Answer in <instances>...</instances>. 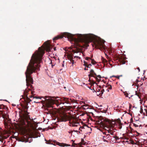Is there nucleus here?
<instances>
[{
	"label": "nucleus",
	"mask_w": 147,
	"mask_h": 147,
	"mask_svg": "<svg viewBox=\"0 0 147 147\" xmlns=\"http://www.w3.org/2000/svg\"><path fill=\"white\" fill-rule=\"evenodd\" d=\"M43 45H44L43 49L40 47L38 51H35L32 55L25 73L26 85L31 88L32 86L31 84H33V81L31 75L33 72L39 70V64L42 61V57L44 53V49L49 52L52 49V47L48 41L45 42Z\"/></svg>",
	"instance_id": "f257e3e1"
},
{
	"label": "nucleus",
	"mask_w": 147,
	"mask_h": 147,
	"mask_svg": "<svg viewBox=\"0 0 147 147\" xmlns=\"http://www.w3.org/2000/svg\"><path fill=\"white\" fill-rule=\"evenodd\" d=\"M67 37L68 38L71 39L74 42V47H76L80 46L79 43V42H84L88 43L93 42V46L95 47V48L99 49L101 50L105 49L104 42L101 40H98L95 38L94 35L91 34H77V38H75L73 36L68 33L64 32L62 35H58L54 38L53 40H57L60 38H62L63 37Z\"/></svg>",
	"instance_id": "f03ea898"
},
{
	"label": "nucleus",
	"mask_w": 147,
	"mask_h": 147,
	"mask_svg": "<svg viewBox=\"0 0 147 147\" xmlns=\"http://www.w3.org/2000/svg\"><path fill=\"white\" fill-rule=\"evenodd\" d=\"M42 98H43L44 100L41 101V103L45 104L47 107H51L52 105L54 103L56 104L57 106L61 104H64V103L70 105L71 104V102L78 103L77 101L76 100L65 97H63L61 99L56 100H53L52 98L57 99L59 98L58 97H51L48 96H45L44 97L36 96L34 97V98L40 99H41Z\"/></svg>",
	"instance_id": "7ed1b4c3"
},
{
	"label": "nucleus",
	"mask_w": 147,
	"mask_h": 147,
	"mask_svg": "<svg viewBox=\"0 0 147 147\" xmlns=\"http://www.w3.org/2000/svg\"><path fill=\"white\" fill-rule=\"evenodd\" d=\"M98 123L100 127L111 129L115 126L116 123L115 121H111L110 120L105 118L102 119L100 123Z\"/></svg>",
	"instance_id": "20e7f679"
},
{
	"label": "nucleus",
	"mask_w": 147,
	"mask_h": 147,
	"mask_svg": "<svg viewBox=\"0 0 147 147\" xmlns=\"http://www.w3.org/2000/svg\"><path fill=\"white\" fill-rule=\"evenodd\" d=\"M70 116L66 114H60L59 117L57 118V119L59 121L65 122L68 120L69 119H70Z\"/></svg>",
	"instance_id": "39448f33"
},
{
	"label": "nucleus",
	"mask_w": 147,
	"mask_h": 147,
	"mask_svg": "<svg viewBox=\"0 0 147 147\" xmlns=\"http://www.w3.org/2000/svg\"><path fill=\"white\" fill-rule=\"evenodd\" d=\"M70 119H69V123L70 124V126L73 127H77V125L76 124L79 123L78 120L74 117L71 116H70Z\"/></svg>",
	"instance_id": "423d86ee"
},
{
	"label": "nucleus",
	"mask_w": 147,
	"mask_h": 147,
	"mask_svg": "<svg viewBox=\"0 0 147 147\" xmlns=\"http://www.w3.org/2000/svg\"><path fill=\"white\" fill-rule=\"evenodd\" d=\"M7 107L6 106L3 104L0 105V117L2 116L4 118L6 114L5 112V110L7 111Z\"/></svg>",
	"instance_id": "0eeeda50"
},
{
	"label": "nucleus",
	"mask_w": 147,
	"mask_h": 147,
	"mask_svg": "<svg viewBox=\"0 0 147 147\" xmlns=\"http://www.w3.org/2000/svg\"><path fill=\"white\" fill-rule=\"evenodd\" d=\"M125 57L124 55H120L117 57V59L119 60L120 63L121 64H123L125 63L126 61L125 59Z\"/></svg>",
	"instance_id": "6e6552de"
},
{
	"label": "nucleus",
	"mask_w": 147,
	"mask_h": 147,
	"mask_svg": "<svg viewBox=\"0 0 147 147\" xmlns=\"http://www.w3.org/2000/svg\"><path fill=\"white\" fill-rule=\"evenodd\" d=\"M29 89L27 90L26 89L24 91V95L25 96H26V100L25 101V102H30L31 101V100L27 96L28 95L27 94V93L28 92H29L30 91V92H31V93L32 94H33V92L32 91H30V90H29L28 91V90Z\"/></svg>",
	"instance_id": "1a4fd4ad"
},
{
	"label": "nucleus",
	"mask_w": 147,
	"mask_h": 147,
	"mask_svg": "<svg viewBox=\"0 0 147 147\" xmlns=\"http://www.w3.org/2000/svg\"><path fill=\"white\" fill-rule=\"evenodd\" d=\"M67 58L69 60V63H71L73 65L74 63V61L73 60V56L72 55L69 54L67 55Z\"/></svg>",
	"instance_id": "9d476101"
},
{
	"label": "nucleus",
	"mask_w": 147,
	"mask_h": 147,
	"mask_svg": "<svg viewBox=\"0 0 147 147\" xmlns=\"http://www.w3.org/2000/svg\"><path fill=\"white\" fill-rule=\"evenodd\" d=\"M111 137L109 134H108L103 136V140L104 141L107 142V140H110L111 139Z\"/></svg>",
	"instance_id": "9b49d317"
},
{
	"label": "nucleus",
	"mask_w": 147,
	"mask_h": 147,
	"mask_svg": "<svg viewBox=\"0 0 147 147\" xmlns=\"http://www.w3.org/2000/svg\"><path fill=\"white\" fill-rule=\"evenodd\" d=\"M96 76L97 75L96 74V73L94 72L93 69H91L90 71V74L88 75V76L89 78V80H90V77H95V76Z\"/></svg>",
	"instance_id": "f8f14e48"
},
{
	"label": "nucleus",
	"mask_w": 147,
	"mask_h": 147,
	"mask_svg": "<svg viewBox=\"0 0 147 147\" xmlns=\"http://www.w3.org/2000/svg\"><path fill=\"white\" fill-rule=\"evenodd\" d=\"M103 88H104L105 87L106 88H107L106 90L108 92L109 91V90H111L112 88L111 86L109 84L107 85L106 86H103Z\"/></svg>",
	"instance_id": "ddd939ff"
},
{
	"label": "nucleus",
	"mask_w": 147,
	"mask_h": 147,
	"mask_svg": "<svg viewBox=\"0 0 147 147\" xmlns=\"http://www.w3.org/2000/svg\"><path fill=\"white\" fill-rule=\"evenodd\" d=\"M96 76V77L95 76L94 78H95L96 80H97L98 82H99L100 80V79L101 78V76L100 75H97Z\"/></svg>",
	"instance_id": "4468645a"
},
{
	"label": "nucleus",
	"mask_w": 147,
	"mask_h": 147,
	"mask_svg": "<svg viewBox=\"0 0 147 147\" xmlns=\"http://www.w3.org/2000/svg\"><path fill=\"white\" fill-rule=\"evenodd\" d=\"M28 102H26L25 103L24 105L23 106V108L24 110H27L28 108Z\"/></svg>",
	"instance_id": "2eb2a0df"
},
{
	"label": "nucleus",
	"mask_w": 147,
	"mask_h": 147,
	"mask_svg": "<svg viewBox=\"0 0 147 147\" xmlns=\"http://www.w3.org/2000/svg\"><path fill=\"white\" fill-rule=\"evenodd\" d=\"M83 107V108L84 110H86L89 109L88 105L84 103V105L82 106Z\"/></svg>",
	"instance_id": "dca6fc26"
},
{
	"label": "nucleus",
	"mask_w": 147,
	"mask_h": 147,
	"mask_svg": "<svg viewBox=\"0 0 147 147\" xmlns=\"http://www.w3.org/2000/svg\"><path fill=\"white\" fill-rule=\"evenodd\" d=\"M84 63L86 67L88 68H90V66H92V65L91 64H88L86 62H85V61H84Z\"/></svg>",
	"instance_id": "f3484780"
},
{
	"label": "nucleus",
	"mask_w": 147,
	"mask_h": 147,
	"mask_svg": "<svg viewBox=\"0 0 147 147\" xmlns=\"http://www.w3.org/2000/svg\"><path fill=\"white\" fill-rule=\"evenodd\" d=\"M57 144L61 146H68L67 144L64 143H58V144Z\"/></svg>",
	"instance_id": "a211bd4d"
},
{
	"label": "nucleus",
	"mask_w": 147,
	"mask_h": 147,
	"mask_svg": "<svg viewBox=\"0 0 147 147\" xmlns=\"http://www.w3.org/2000/svg\"><path fill=\"white\" fill-rule=\"evenodd\" d=\"M72 52L74 53H79V55H80V54H81V53H80L79 51V50H72Z\"/></svg>",
	"instance_id": "6ab92c4d"
},
{
	"label": "nucleus",
	"mask_w": 147,
	"mask_h": 147,
	"mask_svg": "<svg viewBox=\"0 0 147 147\" xmlns=\"http://www.w3.org/2000/svg\"><path fill=\"white\" fill-rule=\"evenodd\" d=\"M108 133H110L111 135H114V132L112 131L111 129H109V130H107Z\"/></svg>",
	"instance_id": "aec40b11"
},
{
	"label": "nucleus",
	"mask_w": 147,
	"mask_h": 147,
	"mask_svg": "<svg viewBox=\"0 0 147 147\" xmlns=\"http://www.w3.org/2000/svg\"><path fill=\"white\" fill-rule=\"evenodd\" d=\"M102 61L103 63H106L107 62V61L106 59L103 58L102 57Z\"/></svg>",
	"instance_id": "412c9836"
},
{
	"label": "nucleus",
	"mask_w": 147,
	"mask_h": 147,
	"mask_svg": "<svg viewBox=\"0 0 147 147\" xmlns=\"http://www.w3.org/2000/svg\"><path fill=\"white\" fill-rule=\"evenodd\" d=\"M106 55V57L107 59H108V61L110 63V61H111V60L110 58H109V56L108 55Z\"/></svg>",
	"instance_id": "4be33fe9"
},
{
	"label": "nucleus",
	"mask_w": 147,
	"mask_h": 147,
	"mask_svg": "<svg viewBox=\"0 0 147 147\" xmlns=\"http://www.w3.org/2000/svg\"><path fill=\"white\" fill-rule=\"evenodd\" d=\"M104 91V89H103L100 91V93L99 94V95H102L103 94Z\"/></svg>",
	"instance_id": "5701e85b"
},
{
	"label": "nucleus",
	"mask_w": 147,
	"mask_h": 147,
	"mask_svg": "<svg viewBox=\"0 0 147 147\" xmlns=\"http://www.w3.org/2000/svg\"><path fill=\"white\" fill-rule=\"evenodd\" d=\"M91 63H92L93 64H94L96 62L94 60V59H91Z\"/></svg>",
	"instance_id": "b1692460"
},
{
	"label": "nucleus",
	"mask_w": 147,
	"mask_h": 147,
	"mask_svg": "<svg viewBox=\"0 0 147 147\" xmlns=\"http://www.w3.org/2000/svg\"><path fill=\"white\" fill-rule=\"evenodd\" d=\"M144 110L145 111L146 113V115L145 114V113H144V115H146V116H147V109H144Z\"/></svg>",
	"instance_id": "393cba45"
},
{
	"label": "nucleus",
	"mask_w": 147,
	"mask_h": 147,
	"mask_svg": "<svg viewBox=\"0 0 147 147\" xmlns=\"http://www.w3.org/2000/svg\"><path fill=\"white\" fill-rule=\"evenodd\" d=\"M122 76V75H121L120 76H113L112 77H115L117 78L118 79H119L120 77L121 76Z\"/></svg>",
	"instance_id": "a878e982"
},
{
	"label": "nucleus",
	"mask_w": 147,
	"mask_h": 147,
	"mask_svg": "<svg viewBox=\"0 0 147 147\" xmlns=\"http://www.w3.org/2000/svg\"><path fill=\"white\" fill-rule=\"evenodd\" d=\"M117 122L118 123L120 124L121 123V120L120 119H117Z\"/></svg>",
	"instance_id": "bb28decb"
},
{
	"label": "nucleus",
	"mask_w": 147,
	"mask_h": 147,
	"mask_svg": "<svg viewBox=\"0 0 147 147\" xmlns=\"http://www.w3.org/2000/svg\"><path fill=\"white\" fill-rule=\"evenodd\" d=\"M113 138H115V139H116V140H117L118 139H119V138L117 136H113Z\"/></svg>",
	"instance_id": "cd10ccee"
},
{
	"label": "nucleus",
	"mask_w": 147,
	"mask_h": 147,
	"mask_svg": "<svg viewBox=\"0 0 147 147\" xmlns=\"http://www.w3.org/2000/svg\"><path fill=\"white\" fill-rule=\"evenodd\" d=\"M86 60H88L89 59H90L91 60V59L89 57H86L85 58Z\"/></svg>",
	"instance_id": "c85d7f7f"
},
{
	"label": "nucleus",
	"mask_w": 147,
	"mask_h": 147,
	"mask_svg": "<svg viewBox=\"0 0 147 147\" xmlns=\"http://www.w3.org/2000/svg\"><path fill=\"white\" fill-rule=\"evenodd\" d=\"M79 55L78 54V55H76V56H74V57L75 58H76V57L77 58H79V59H80L81 58L79 56Z\"/></svg>",
	"instance_id": "c756f323"
},
{
	"label": "nucleus",
	"mask_w": 147,
	"mask_h": 147,
	"mask_svg": "<svg viewBox=\"0 0 147 147\" xmlns=\"http://www.w3.org/2000/svg\"><path fill=\"white\" fill-rule=\"evenodd\" d=\"M143 112V109L142 108V107H140V113H142Z\"/></svg>",
	"instance_id": "7c9ffc66"
},
{
	"label": "nucleus",
	"mask_w": 147,
	"mask_h": 147,
	"mask_svg": "<svg viewBox=\"0 0 147 147\" xmlns=\"http://www.w3.org/2000/svg\"><path fill=\"white\" fill-rule=\"evenodd\" d=\"M136 95H137L138 97H139V98L140 99H141V98H140V94H138V93L137 92H136Z\"/></svg>",
	"instance_id": "2f4dec72"
},
{
	"label": "nucleus",
	"mask_w": 147,
	"mask_h": 147,
	"mask_svg": "<svg viewBox=\"0 0 147 147\" xmlns=\"http://www.w3.org/2000/svg\"><path fill=\"white\" fill-rule=\"evenodd\" d=\"M124 95L126 96V97H128V94L127 93H125Z\"/></svg>",
	"instance_id": "473e14b6"
},
{
	"label": "nucleus",
	"mask_w": 147,
	"mask_h": 147,
	"mask_svg": "<svg viewBox=\"0 0 147 147\" xmlns=\"http://www.w3.org/2000/svg\"><path fill=\"white\" fill-rule=\"evenodd\" d=\"M133 124L134 125V126H135L136 127H138V125H137L134 123H133Z\"/></svg>",
	"instance_id": "72a5a7b5"
},
{
	"label": "nucleus",
	"mask_w": 147,
	"mask_h": 147,
	"mask_svg": "<svg viewBox=\"0 0 147 147\" xmlns=\"http://www.w3.org/2000/svg\"><path fill=\"white\" fill-rule=\"evenodd\" d=\"M24 112L25 114H27L28 113L27 110H24Z\"/></svg>",
	"instance_id": "f704fd0d"
},
{
	"label": "nucleus",
	"mask_w": 147,
	"mask_h": 147,
	"mask_svg": "<svg viewBox=\"0 0 147 147\" xmlns=\"http://www.w3.org/2000/svg\"><path fill=\"white\" fill-rule=\"evenodd\" d=\"M77 145V144L74 143L73 144V146H74L75 147L76 146L75 145Z\"/></svg>",
	"instance_id": "c9c22d12"
},
{
	"label": "nucleus",
	"mask_w": 147,
	"mask_h": 147,
	"mask_svg": "<svg viewBox=\"0 0 147 147\" xmlns=\"http://www.w3.org/2000/svg\"><path fill=\"white\" fill-rule=\"evenodd\" d=\"M83 128H84V127H82V126H80V128H79V130H81V128L83 129Z\"/></svg>",
	"instance_id": "e433bc0d"
},
{
	"label": "nucleus",
	"mask_w": 147,
	"mask_h": 147,
	"mask_svg": "<svg viewBox=\"0 0 147 147\" xmlns=\"http://www.w3.org/2000/svg\"><path fill=\"white\" fill-rule=\"evenodd\" d=\"M72 131H68V133L69 134H71V133H72Z\"/></svg>",
	"instance_id": "4c0bfd02"
},
{
	"label": "nucleus",
	"mask_w": 147,
	"mask_h": 147,
	"mask_svg": "<svg viewBox=\"0 0 147 147\" xmlns=\"http://www.w3.org/2000/svg\"><path fill=\"white\" fill-rule=\"evenodd\" d=\"M56 47H54V48H53V49H54V51H55L56 50Z\"/></svg>",
	"instance_id": "58836bf2"
},
{
	"label": "nucleus",
	"mask_w": 147,
	"mask_h": 147,
	"mask_svg": "<svg viewBox=\"0 0 147 147\" xmlns=\"http://www.w3.org/2000/svg\"><path fill=\"white\" fill-rule=\"evenodd\" d=\"M80 146H81L82 144L81 143H79L78 144Z\"/></svg>",
	"instance_id": "ea45409f"
},
{
	"label": "nucleus",
	"mask_w": 147,
	"mask_h": 147,
	"mask_svg": "<svg viewBox=\"0 0 147 147\" xmlns=\"http://www.w3.org/2000/svg\"><path fill=\"white\" fill-rule=\"evenodd\" d=\"M103 134H105V135H106V134H106V133L105 132H103Z\"/></svg>",
	"instance_id": "a19ab883"
},
{
	"label": "nucleus",
	"mask_w": 147,
	"mask_h": 147,
	"mask_svg": "<svg viewBox=\"0 0 147 147\" xmlns=\"http://www.w3.org/2000/svg\"><path fill=\"white\" fill-rule=\"evenodd\" d=\"M34 102L36 103H40V102H36V101H34Z\"/></svg>",
	"instance_id": "79ce46f5"
},
{
	"label": "nucleus",
	"mask_w": 147,
	"mask_h": 147,
	"mask_svg": "<svg viewBox=\"0 0 147 147\" xmlns=\"http://www.w3.org/2000/svg\"><path fill=\"white\" fill-rule=\"evenodd\" d=\"M86 67H85L84 68V69L85 70H87V69H86Z\"/></svg>",
	"instance_id": "37998d69"
},
{
	"label": "nucleus",
	"mask_w": 147,
	"mask_h": 147,
	"mask_svg": "<svg viewBox=\"0 0 147 147\" xmlns=\"http://www.w3.org/2000/svg\"><path fill=\"white\" fill-rule=\"evenodd\" d=\"M97 90V91H100L99 89H98V90Z\"/></svg>",
	"instance_id": "c03bdc74"
},
{
	"label": "nucleus",
	"mask_w": 147,
	"mask_h": 147,
	"mask_svg": "<svg viewBox=\"0 0 147 147\" xmlns=\"http://www.w3.org/2000/svg\"><path fill=\"white\" fill-rule=\"evenodd\" d=\"M32 95H31V96H30V98H32Z\"/></svg>",
	"instance_id": "a18cd8bd"
},
{
	"label": "nucleus",
	"mask_w": 147,
	"mask_h": 147,
	"mask_svg": "<svg viewBox=\"0 0 147 147\" xmlns=\"http://www.w3.org/2000/svg\"><path fill=\"white\" fill-rule=\"evenodd\" d=\"M1 127H0V131H1Z\"/></svg>",
	"instance_id": "49530a36"
},
{
	"label": "nucleus",
	"mask_w": 147,
	"mask_h": 147,
	"mask_svg": "<svg viewBox=\"0 0 147 147\" xmlns=\"http://www.w3.org/2000/svg\"><path fill=\"white\" fill-rule=\"evenodd\" d=\"M64 66V64H62V66Z\"/></svg>",
	"instance_id": "de8ad7c7"
},
{
	"label": "nucleus",
	"mask_w": 147,
	"mask_h": 147,
	"mask_svg": "<svg viewBox=\"0 0 147 147\" xmlns=\"http://www.w3.org/2000/svg\"><path fill=\"white\" fill-rule=\"evenodd\" d=\"M99 87H100V88H101V86H99Z\"/></svg>",
	"instance_id": "09e8293b"
},
{
	"label": "nucleus",
	"mask_w": 147,
	"mask_h": 147,
	"mask_svg": "<svg viewBox=\"0 0 147 147\" xmlns=\"http://www.w3.org/2000/svg\"><path fill=\"white\" fill-rule=\"evenodd\" d=\"M143 84V83H142V84H141V85H142V84Z\"/></svg>",
	"instance_id": "8fccbe9b"
},
{
	"label": "nucleus",
	"mask_w": 147,
	"mask_h": 147,
	"mask_svg": "<svg viewBox=\"0 0 147 147\" xmlns=\"http://www.w3.org/2000/svg\"><path fill=\"white\" fill-rule=\"evenodd\" d=\"M138 69H140L139 67H138Z\"/></svg>",
	"instance_id": "3c124183"
},
{
	"label": "nucleus",
	"mask_w": 147,
	"mask_h": 147,
	"mask_svg": "<svg viewBox=\"0 0 147 147\" xmlns=\"http://www.w3.org/2000/svg\"><path fill=\"white\" fill-rule=\"evenodd\" d=\"M94 91H95V90H94Z\"/></svg>",
	"instance_id": "603ef678"
}]
</instances>
